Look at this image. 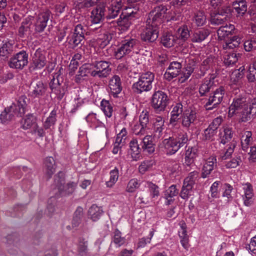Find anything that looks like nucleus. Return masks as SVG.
Segmentation results:
<instances>
[{
    "label": "nucleus",
    "instance_id": "obj_1",
    "mask_svg": "<svg viewBox=\"0 0 256 256\" xmlns=\"http://www.w3.org/2000/svg\"><path fill=\"white\" fill-rule=\"evenodd\" d=\"M154 78V75L150 72L142 74L138 81L132 85L134 92L137 94H141L144 92L150 90L152 88V82Z\"/></svg>",
    "mask_w": 256,
    "mask_h": 256
},
{
    "label": "nucleus",
    "instance_id": "obj_2",
    "mask_svg": "<svg viewBox=\"0 0 256 256\" xmlns=\"http://www.w3.org/2000/svg\"><path fill=\"white\" fill-rule=\"evenodd\" d=\"M168 7L164 4L155 6L150 12L146 23L158 27L166 18Z\"/></svg>",
    "mask_w": 256,
    "mask_h": 256
},
{
    "label": "nucleus",
    "instance_id": "obj_3",
    "mask_svg": "<svg viewBox=\"0 0 256 256\" xmlns=\"http://www.w3.org/2000/svg\"><path fill=\"white\" fill-rule=\"evenodd\" d=\"M140 42L135 38H128L122 40L115 52L117 59H120L133 51L139 46Z\"/></svg>",
    "mask_w": 256,
    "mask_h": 256
},
{
    "label": "nucleus",
    "instance_id": "obj_4",
    "mask_svg": "<svg viewBox=\"0 0 256 256\" xmlns=\"http://www.w3.org/2000/svg\"><path fill=\"white\" fill-rule=\"evenodd\" d=\"M244 96L234 98L229 108L228 116L232 117L234 114H238L240 118L243 114H246V100ZM241 120V118H240Z\"/></svg>",
    "mask_w": 256,
    "mask_h": 256
},
{
    "label": "nucleus",
    "instance_id": "obj_5",
    "mask_svg": "<svg viewBox=\"0 0 256 256\" xmlns=\"http://www.w3.org/2000/svg\"><path fill=\"white\" fill-rule=\"evenodd\" d=\"M93 71L92 76L99 78H105L111 73L112 69L110 68V63L106 61H96L92 64Z\"/></svg>",
    "mask_w": 256,
    "mask_h": 256
},
{
    "label": "nucleus",
    "instance_id": "obj_6",
    "mask_svg": "<svg viewBox=\"0 0 256 256\" xmlns=\"http://www.w3.org/2000/svg\"><path fill=\"white\" fill-rule=\"evenodd\" d=\"M151 103L152 107L155 110L163 111L168 103V96L165 92L158 90L152 94Z\"/></svg>",
    "mask_w": 256,
    "mask_h": 256
},
{
    "label": "nucleus",
    "instance_id": "obj_7",
    "mask_svg": "<svg viewBox=\"0 0 256 256\" xmlns=\"http://www.w3.org/2000/svg\"><path fill=\"white\" fill-rule=\"evenodd\" d=\"M224 94L225 89L223 86H220L216 89L204 104L206 109L210 110L216 108L222 102Z\"/></svg>",
    "mask_w": 256,
    "mask_h": 256
},
{
    "label": "nucleus",
    "instance_id": "obj_8",
    "mask_svg": "<svg viewBox=\"0 0 256 256\" xmlns=\"http://www.w3.org/2000/svg\"><path fill=\"white\" fill-rule=\"evenodd\" d=\"M117 160V165L114 169L110 172L109 180L106 182V187L112 188L118 180L119 178L120 170L123 168L125 160L121 158H116Z\"/></svg>",
    "mask_w": 256,
    "mask_h": 256
},
{
    "label": "nucleus",
    "instance_id": "obj_9",
    "mask_svg": "<svg viewBox=\"0 0 256 256\" xmlns=\"http://www.w3.org/2000/svg\"><path fill=\"white\" fill-rule=\"evenodd\" d=\"M144 186L148 188L150 194L144 193L139 197V199L142 202L147 204L149 202L150 198L156 199L160 195V191L158 186L152 182H146Z\"/></svg>",
    "mask_w": 256,
    "mask_h": 256
},
{
    "label": "nucleus",
    "instance_id": "obj_10",
    "mask_svg": "<svg viewBox=\"0 0 256 256\" xmlns=\"http://www.w3.org/2000/svg\"><path fill=\"white\" fill-rule=\"evenodd\" d=\"M158 36V27L146 23V27L141 34L142 40L144 42H151L155 41Z\"/></svg>",
    "mask_w": 256,
    "mask_h": 256
},
{
    "label": "nucleus",
    "instance_id": "obj_11",
    "mask_svg": "<svg viewBox=\"0 0 256 256\" xmlns=\"http://www.w3.org/2000/svg\"><path fill=\"white\" fill-rule=\"evenodd\" d=\"M85 32L86 30L81 24L76 26L74 32L71 36L68 38V43L72 47H76L81 43L84 38Z\"/></svg>",
    "mask_w": 256,
    "mask_h": 256
},
{
    "label": "nucleus",
    "instance_id": "obj_12",
    "mask_svg": "<svg viewBox=\"0 0 256 256\" xmlns=\"http://www.w3.org/2000/svg\"><path fill=\"white\" fill-rule=\"evenodd\" d=\"M198 114L195 110H190L184 113L182 118V126L186 128L194 126L197 123Z\"/></svg>",
    "mask_w": 256,
    "mask_h": 256
},
{
    "label": "nucleus",
    "instance_id": "obj_13",
    "mask_svg": "<svg viewBox=\"0 0 256 256\" xmlns=\"http://www.w3.org/2000/svg\"><path fill=\"white\" fill-rule=\"evenodd\" d=\"M108 88L109 93L110 96L114 98L118 97V94L122 90V86L120 78L117 75L112 76L109 80Z\"/></svg>",
    "mask_w": 256,
    "mask_h": 256
},
{
    "label": "nucleus",
    "instance_id": "obj_14",
    "mask_svg": "<svg viewBox=\"0 0 256 256\" xmlns=\"http://www.w3.org/2000/svg\"><path fill=\"white\" fill-rule=\"evenodd\" d=\"M46 62L45 56L40 52L36 50L32 58L30 69L32 70L42 69L45 66Z\"/></svg>",
    "mask_w": 256,
    "mask_h": 256
},
{
    "label": "nucleus",
    "instance_id": "obj_15",
    "mask_svg": "<svg viewBox=\"0 0 256 256\" xmlns=\"http://www.w3.org/2000/svg\"><path fill=\"white\" fill-rule=\"evenodd\" d=\"M16 114V104H12V106L6 108L0 114V122L3 124H7L9 122L14 118Z\"/></svg>",
    "mask_w": 256,
    "mask_h": 256
},
{
    "label": "nucleus",
    "instance_id": "obj_16",
    "mask_svg": "<svg viewBox=\"0 0 256 256\" xmlns=\"http://www.w3.org/2000/svg\"><path fill=\"white\" fill-rule=\"evenodd\" d=\"M181 68V63L178 62H172L164 74L165 78L168 80H172L179 74Z\"/></svg>",
    "mask_w": 256,
    "mask_h": 256
},
{
    "label": "nucleus",
    "instance_id": "obj_17",
    "mask_svg": "<svg viewBox=\"0 0 256 256\" xmlns=\"http://www.w3.org/2000/svg\"><path fill=\"white\" fill-rule=\"evenodd\" d=\"M50 18V12L48 11L40 13L36 20L35 24V30L40 32L44 30Z\"/></svg>",
    "mask_w": 256,
    "mask_h": 256
},
{
    "label": "nucleus",
    "instance_id": "obj_18",
    "mask_svg": "<svg viewBox=\"0 0 256 256\" xmlns=\"http://www.w3.org/2000/svg\"><path fill=\"white\" fill-rule=\"evenodd\" d=\"M244 194L242 196L244 204L246 206H250L252 203L254 192L252 186L250 183H246L242 185Z\"/></svg>",
    "mask_w": 256,
    "mask_h": 256
},
{
    "label": "nucleus",
    "instance_id": "obj_19",
    "mask_svg": "<svg viewBox=\"0 0 256 256\" xmlns=\"http://www.w3.org/2000/svg\"><path fill=\"white\" fill-rule=\"evenodd\" d=\"M210 34L206 29H200L194 31L190 35V40L194 43H200L206 40Z\"/></svg>",
    "mask_w": 256,
    "mask_h": 256
},
{
    "label": "nucleus",
    "instance_id": "obj_20",
    "mask_svg": "<svg viewBox=\"0 0 256 256\" xmlns=\"http://www.w3.org/2000/svg\"><path fill=\"white\" fill-rule=\"evenodd\" d=\"M44 171L48 178H50L55 172L56 162L52 156L47 157L44 162Z\"/></svg>",
    "mask_w": 256,
    "mask_h": 256
},
{
    "label": "nucleus",
    "instance_id": "obj_21",
    "mask_svg": "<svg viewBox=\"0 0 256 256\" xmlns=\"http://www.w3.org/2000/svg\"><path fill=\"white\" fill-rule=\"evenodd\" d=\"M214 78L212 76L206 78L202 81L199 88V94L201 96H205L213 88Z\"/></svg>",
    "mask_w": 256,
    "mask_h": 256
},
{
    "label": "nucleus",
    "instance_id": "obj_22",
    "mask_svg": "<svg viewBox=\"0 0 256 256\" xmlns=\"http://www.w3.org/2000/svg\"><path fill=\"white\" fill-rule=\"evenodd\" d=\"M153 128L154 135L158 138L162 136L164 130V120L161 116H156L153 118Z\"/></svg>",
    "mask_w": 256,
    "mask_h": 256
},
{
    "label": "nucleus",
    "instance_id": "obj_23",
    "mask_svg": "<svg viewBox=\"0 0 256 256\" xmlns=\"http://www.w3.org/2000/svg\"><path fill=\"white\" fill-rule=\"evenodd\" d=\"M256 114V99L252 100L248 104H246V114H243L242 116L241 121L243 122L250 120L251 116Z\"/></svg>",
    "mask_w": 256,
    "mask_h": 256
},
{
    "label": "nucleus",
    "instance_id": "obj_24",
    "mask_svg": "<svg viewBox=\"0 0 256 256\" xmlns=\"http://www.w3.org/2000/svg\"><path fill=\"white\" fill-rule=\"evenodd\" d=\"M178 194V190L176 188V185H172L164 192V198L165 199V204L168 206L172 204L174 200V197Z\"/></svg>",
    "mask_w": 256,
    "mask_h": 256
},
{
    "label": "nucleus",
    "instance_id": "obj_25",
    "mask_svg": "<svg viewBox=\"0 0 256 256\" xmlns=\"http://www.w3.org/2000/svg\"><path fill=\"white\" fill-rule=\"evenodd\" d=\"M162 144L166 150V152L168 154H173L180 148L174 140V138L172 137L164 140Z\"/></svg>",
    "mask_w": 256,
    "mask_h": 256
},
{
    "label": "nucleus",
    "instance_id": "obj_26",
    "mask_svg": "<svg viewBox=\"0 0 256 256\" xmlns=\"http://www.w3.org/2000/svg\"><path fill=\"white\" fill-rule=\"evenodd\" d=\"M104 8L102 7H96L91 12L90 18L93 24H100L104 18Z\"/></svg>",
    "mask_w": 256,
    "mask_h": 256
},
{
    "label": "nucleus",
    "instance_id": "obj_27",
    "mask_svg": "<svg viewBox=\"0 0 256 256\" xmlns=\"http://www.w3.org/2000/svg\"><path fill=\"white\" fill-rule=\"evenodd\" d=\"M252 134L250 131H244L242 132L240 142L242 148L244 151L246 152L252 144Z\"/></svg>",
    "mask_w": 256,
    "mask_h": 256
},
{
    "label": "nucleus",
    "instance_id": "obj_28",
    "mask_svg": "<svg viewBox=\"0 0 256 256\" xmlns=\"http://www.w3.org/2000/svg\"><path fill=\"white\" fill-rule=\"evenodd\" d=\"M172 108L170 120V124L177 122L180 118L183 112V106L182 104L178 103L172 106Z\"/></svg>",
    "mask_w": 256,
    "mask_h": 256
},
{
    "label": "nucleus",
    "instance_id": "obj_29",
    "mask_svg": "<svg viewBox=\"0 0 256 256\" xmlns=\"http://www.w3.org/2000/svg\"><path fill=\"white\" fill-rule=\"evenodd\" d=\"M104 213L102 207L98 206L96 204L92 205L88 211V218L94 222L98 220Z\"/></svg>",
    "mask_w": 256,
    "mask_h": 256
},
{
    "label": "nucleus",
    "instance_id": "obj_30",
    "mask_svg": "<svg viewBox=\"0 0 256 256\" xmlns=\"http://www.w3.org/2000/svg\"><path fill=\"white\" fill-rule=\"evenodd\" d=\"M131 24V18L126 14L120 15L117 20L118 29L122 32L127 30Z\"/></svg>",
    "mask_w": 256,
    "mask_h": 256
},
{
    "label": "nucleus",
    "instance_id": "obj_31",
    "mask_svg": "<svg viewBox=\"0 0 256 256\" xmlns=\"http://www.w3.org/2000/svg\"><path fill=\"white\" fill-rule=\"evenodd\" d=\"M140 140L143 144L142 148L145 152L150 154L154 152V147L152 140V136L146 134Z\"/></svg>",
    "mask_w": 256,
    "mask_h": 256
},
{
    "label": "nucleus",
    "instance_id": "obj_32",
    "mask_svg": "<svg viewBox=\"0 0 256 256\" xmlns=\"http://www.w3.org/2000/svg\"><path fill=\"white\" fill-rule=\"evenodd\" d=\"M235 28L233 24H226L224 26H220L217 31L218 38L220 40L230 34H236L234 32Z\"/></svg>",
    "mask_w": 256,
    "mask_h": 256
},
{
    "label": "nucleus",
    "instance_id": "obj_33",
    "mask_svg": "<svg viewBox=\"0 0 256 256\" xmlns=\"http://www.w3.org/2000/svg\"><path fill=\"white\" fill-rule=\"evenodd\" d=\"M37 119L33 114L26 115L20 121L21 128L24 130H28L32 127L36 122Z\"/></svg>",
    "mask_w": 256,
    "mask_h": 256
},
{
    "label": "nucleus",
    "instance_id": "obj_34",
    "mask_svg": "<svg viewBox=\"0 0 256 256\" xmlns=\"http://www.w3.org/2000/svg\"><path fill=\"white\" fill-rule=\"evenodd\" d=\"M93 71L92 65L85 64L80 68L78 74L76 76V82H80L81 78L88 76V74L92 76V72Z\"/></svg>",
    "mask_w": 256,
    "mask_h": 256
},
{
    "label": "nucleus",
    "instance_id": "obj_35",
    "mask_svg": "<svg viewBox=\"0 0 256 256\" xmlns=\"http://www.w3.org/2000/svg\"><path fill=\"white\" fill-rule=\"evenodd\" d=\"M172 138H174V140L180 148L184 146L188 141L186 133L182 130H179L177 132H175Z\"/></svg>",
    "mask_w": 256,
    "mask_h": 256
},
{
    "label": "nucleus",
    "instance_id": "obj_36",
    "mask_svg": "<svg viewBox=\"0 0 256 256\" xmlns=\"http://www.w3.org/2000/svg\"><path fill=\"white\" fill-rule=\"evenodd\" d=\"M130 154L135 160H137L140 157L141 148L139 146L138 140L136 138H133L130 142Z\"/></svg>",
    "mask_w": 256,
    "mask_h": 256
},
{
    "label": "nucleus",
    "instance_id": "obj_37",
    "mask_svg": "<svg viewBox=\"0 0 256 256\" xmlns=\"http://www.w3.org/2000/svg\"><path fill=\"white\" fill-rule=\"evenodd\" d=\"M233 136L232 128L228 126H224L220 130V137L221 143L225 144L230 140Z\"/></svg>",
    "mask_w": 256,
    "mask_h": 256
},
{
    "label": "nucleus",
    "instance_id": "obj_38",
    "mask_svg": "<svg viewBox=\"0 0 256 256\" xmlns=\"http://www.w3.org/2000/svg\"><path fill=\"white\" fill-rule=\"evenodd\" d=\"M175 36L170 33H166L163 34L161 38L162 44L166 48L172 46L176 42Z\"/></svg>",
    "mask_w": 256,
    "mask_h": 256
},
{
    "label": "nucleus",
    "instance_id": "obj_39",
    "mask_svg": "<svg viewBox=\"0 0 256 256\" xmlns=\"http://www.w3.org/2000/svg\"><path fill=\"white\" fill-rule=\"evenodd\" d=\"M83 214L82 208L78 206L74 214L72 222V225L73 228H76L80 224L83 216Z\"/></svg>",
    "mask_w": 256,
    "mask_h": 256
},
{
    "label": "nucleus",
    "instance_id": "obj_40",
    "mask_svg": "<svg viewBox=\"0 0 256 256\" xmlns=\"http://www.w3.org/2000/svg\"><path fill=\"white\" fill-rule=\"evenodd\" d=\"M28 63V55L24 50L17 53V68H22Z\"/></svg>",
    "mask_w": 256,
    "mask_h": 256
},
{
    "label": "nucleus",
    "instance_id": "obj_41",
    "mask_svg": "<svg viewBox=\"0 0 256 256\" xmlns=\"http://www.w3.org/2000/svg\"><path fill=\"white\" fill-rule=\"evenodd\" d=\"M244 67L240 66L238 69L234 70L232 74L230 82L234 84H236L241 80L244 74Z\"/></svg>",
    "mask_w": 256,
    "mask_h": 256
},
{
    "label": "nucleus",
    "instance_id": "obj_42",
    "mask_svg": "<svg viewBox=\"0 0 256 256\" xmlns=\"http://www.w3.org/2000/svg\"><path fill=\"white\" fill-rule=\"evenodd\" d=\"M240 56L239 54L234 52L226 54L224 57V62L228 66L233 65L238 62Z\"/></svg>",
    "mask_w": 256,
    "mask_h": 256
},
{
    "label": "nucleus",
    "instance_id": "obj_43",
    "mask_svg": "<svg viewBox=\"0 0 256 256\" xmlns=\"http://www.w3.org/2000/svg\"><path fill=\"white\" fill-rule=\"evenodd\" d=\"M236 12L242 16L247 10V5L245 0H236L233 2Z\"/></svg>",
    "mask_w": 256,
    "mask_h": 256
},
{
    "label": "nucleus",
    "instance_id": "obj_44",
    "mask_svg": "<svg viewBox=\"0 0 256 256\" xmlns=\"http://www.w3.org/2000/svg\"><path fill=\"white\" fill-rule=\"evenodd\" d=\"M101 109L106 117L110 118L113 112V108L110 102L103 99L100 102Z\"/></svg>",
    "mask_w": 256,
    "mask_h": 256
},
{
    "label": "nucleus",
    "instance_id": "obj_45",
    "mask_svg": "<svg viewBox=\"0 0 256 256\" xmlns=\"http://www.w3.org/2000/svg\"><path fill=\"white\" fill-rule=\"evenodd\" d=\"M240 40V38L238 36H234L231 38L226 40L223 44V48L224 49H233L239 46Z\"/></svg>",
    "mask_w": 256,
    "mask_h": 256
},
{
    "label": "nucleus",
    "instance_id": "obj_46",
    "mask_svg": "<svg viewBox=\"0 0 256 256\" xmlns=\"http://www.w3.org/2000/svg\"><path fill=\"white\" fill-rule=\"evenodd\" d=\"M236 144L235 142H232L228 144L220 153V158L222 160H226L231 156L234 151Z\"/></svg>",
    "mask_w": 256,
    "mask_h": 256
},
{
    "label": "nucleus",
    "instance_id": "obj_47",
    "mask_svg": "<svg viewBox=\"0 0 256 256\" xmlns=\"http://www.w3.org/2000/svg\"><path fill=\"white\" fill-rule=\"evenodd\" d=\"M246 78L249 82H254L256 80V60L249 65Z\"/></svg>",
    "mask_w": 256,
    "mask_h": 256
},
{
    "label": "nucleus",
    "instance_id": "obj_48",
    "mask_svg": "<svg viewBox=\"0 0 256 256\" xmlns=\"http://www.w3.org/2000/svg\"><path fill=\"white\" fill-rule=\"evenodd\" d=\"M190 36V32L186 26H182L176 32L178 38L186 41Z\"/></svg>",
    "mask_w": 256,
    "mask_h": 256
},
{
    "label": "nucleus",
    "instance_id": "obj_49",
    "mask_svg": "<svg viewBox=\"0 0 256 256\" xmlns=\"http://www.w3.org/2000/svg\"><path fill=\"white\" fill-rule=\"evenodd\" d=\"M56 110H54L50 112V116L46 118L43 124L45 129L50 128L55 124L56 120Z\"/></svg>",
    "mask_w": 256,
    "mask_h": 256
},
{
    "label": "nucleus",
    "instance_id": "obj_50",
    "mask_svg": "<svg viewBox=\"0 0 256 256\" xmlns=\"http://www.w3.org/2000/svg\"><path fill=\"white\" fill-rule=\"evenodd\" d=\"M112 38L110 34L105 32L97 39L96 42L100 48H104L110 43Z\"/></svg>",
    "mask_w": 256,
    "mask_h": 256
},
{
    "label": "nucleus",
    "instance_id": "obj_51",
    "mask_svg": "<svg viewBox=\"0 0 256 256\" xmlns=\"http://www.w3.org/2000/svg\"><path fill=\"white\" fill-rule=\"evenodd\" d=\"M112 242L117 247H120L125 244L126 239L124 237L122 236L121 232L116 230L114 232Z\"/></svg>",
    "mask_w": 256,
    "mask_h": 256
},
{
    "label": "nucleus",
    "instance_id": "obj_52",
    "mask_svg": "<svg viewBox=\"0 0 256 256\" xmlns=\"http://www.w3.org/2000/svg\"><path fill=\"white\" fill-rule=\"evenodd\" d=\"M78 252L81 256H86L88 252V242L82 238L79 241L78 245Z\"/></svg>",
    "mask_w": 256,
    "mask_h": 256
},
{
    "label": "nucleus",
    "instance_id": "obj_53",
    "mask_svg": "<svg viewBox=\"0 0 256 256\" xmlns=\"http://www.w3.org/2000/svg\"><path fill=\"white\" fill-rule=\"evenodd\" d=\"M194 65L188 64L182 72V76L180 79L181 82H184L187 80L190 77L192 73L194 72Z\"/></svg>",
    "mask_w": 256,
    "mask_h": 256
},
{
    "label": "nucleus",
    "instance_id": "obj_54",
    "mask_svg": "<svg viewBox=\"0 0 256 256\" xmlns=\"http://www.w3.org/2000/svg\"><path fill=\"white\" fill-rule=\"evenodd\" d=\"M46 88L42 82L38 81L34 86L32 94L34 96L43 95L46 92Z\"/></svg>",
    "mask_w": 256,
    "mask_h": 256
},
{
    "label": "nucleus",
    "instance_id": "obj_55",
    "mask_svg": "<svg viewBox=\"0 0 256 256\" xmlns=\"http://www.w3.org/2000/svg\"><path fill=\"white\" fill-rule=\"evenodd\" d=\"M86 122L90 124L91 127L96 128L100 123V120L97 118L94 113H90L86 117Z\"/></svg>",
    "mask_w": 256,
    "mask_h": 256
},
{
    "label": "nucleus",
    "instance_id": "obj_56",
    "mask_svg": "<svg viewBox=\"0 0 256 256\" xmlns=\"http://www.w3.org/2000/svg\"><path fill=\"white\" fill-rule=\"evenodd\" d=\"M140 186V184L136 178H132L128 182L126 190L128 192H134Z\"/></svg>",
    "mask_w": 256,
    "mask_h": 256
},
{
    "label": "nucleus",
    "instance_id": "obj_57",
    "mask_svg": "<svg viewBox=\"0 0 256 256\" xmlns=\"http://www.w3.org/2000/svg\"><path fill=\"white\" fill-rule=\"evenodd\" d=\"M13 46L10 42H6L0 48V56H4L11 54L13 51Z\"/></svg>",
    "mask_w": 256,
    "mask_h": 256
},
{
    "label": "nucleus",
    "instance_id": "obj_58",
    "mask_svg": "<svg viewBox=\"0 0 256 256\" xmlns=\"http://www.w3.org/2000/svg\"><path fill=\"white\" fill-rule=\"evenodd\" d=\"M77 2L79 8H89L97 3L96 0H78Z\"/></svg>",
    "mask_w": 256,
    "mask_h": 256
},
{
    "label": "nucleus",
    "instance_id": "obj_59",
    "mask_svg": "<svg viewBox=\"0 0 256 256\" xmlns=\"http://www.w3.org/2000/svg\"><path fill=\"white\" fill-rule=\"evenodd\" d=\"M192 186L190 184H187L184 182V184L180 192V196L183 199H186L188 196L190 194Z\"/></svg>",
    "mask_w": 256,
    "mask_h": 256
},
{
    "label": "nucleus",
    "instance_id": "obj_60",
    "mask_svg": "<svg viewBox=\"0 0 256 256\" xmlns=\"http://www.w3.org/2000/svg\"><path fill=\"white\" fill-rule=\"evenodd\" d=\"M216 133V130L214 127L209 125L208 128L204 130L203 136L206 140H212Z\"/></svg>",
    "mask_w": 256,
    "mask_h": 256
},
{
    "label": "nucleus",
    "instance_id": "obj_61",
    "mask_svg": "<svg viewBox=\"0 0 256 256\" xmlns=\"http://www.w3.org/2000/svg\"><path fill=\"white\" fill-rule=\"evenodd\" d=\"M227 20L226 16H222V15L218 13L212 16L211 23L213 24L219 25L223 24Z\"/></svg>",
    "mask_w": 256,
    "mask_h": 256
},
{
    "label": "nucleus",
    "instance_id": "obj_62",
    "mask_svg": "<svg viewBox=\"0 0 256 256\" xmlns=\"http://www.w3.org/2000/svg\"><path fill=\"white\" fill-rule=\"evenodd\" d=\"M198 176V173L197 171L194 170L189 173L188 176L184 179V182L187 184H190L193 186Z\"/></svg>",
    "mask_w": 256,
    "mask_h": 256
},
{
    "label": "nucleus",
    "instance_id": "obj_63",
    "mask_svg": "<svg viewBox=\"0 0 256 256\" xmlns=\"http://www.w3.org/2000/svg\"><path fill=\"white\" fill-rule=\"evenodd\" d=\"M194 22L198 26H202L206 22V17L202 12H198L195 16Z\"/></svg>",
    "mask_w": 256,
    "mask_h": 256
},
{
    "label": "nucleus",
    "instance_id": "obj_64",
    "mask_svg": "<svg viewBox=\"0 0 256 256\" xmlns=\"http://www.w3.org/2000/svg\"><path fill=\"white\" fill-rule=\"evenodd\" d=\"M76 186V184L74 182L68 183L64 186L63 191L61 192L62 194L68 195L72 194Z\"/></svg>",
    "mask_w": 256,
    "mask_h": 256
}]
</instances>
